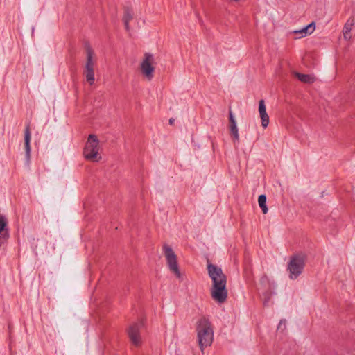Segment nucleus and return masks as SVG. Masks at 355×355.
<instances>
[{"instance_id":"obj_1","label":"nucleus","mask_w":355,"mask_h":355,"mask_svg":"<svg viewBox=\"0 0 355 355\" xmlns=\"http://www.w3.org/2000/svg\"><path fill=\"white\" fill-rule=\"evenodd\" d=\"M207 269L209 275L212 280L210 290L211 298L218 304H223L227 298L226 276L220 268L214 264H208Z\"/></svg>"},{"instance_id":"obj_2","label":"nucleus","mask_w":355,"mask_h":355,"mask_svg":"<svg viewBox=\"0 0 355 355\" xmlns=\"http://www.w3.org/2000/svg\"><path fill=\"white\" fill-rule=\"evenodd\" d=\"M196 331L199 347L202 352L210 346L214 340V330L210 321L205 318H200L196 324Z\"/></svg>"},{"instance_id":"obj_3","label":"nucleus","mask_w":355,"mask_h":355,"mask_svg":"<svg viewBox=\"0 0 355 355\" xmlns=\"http://www.w3.org/2000/svg\"><path fill=\"white\" fill-rule=\"evenodd\" d=\"M155 55L150 53H145L141 58L138 71L141 78L146 81H151L155 76L157 67Z\"/></svg>"},{"instance_id":"obj_4","label":"nucleus","mask_w":355,"mask_h":355,"mask_svg":"<svg viewBox=\"0 0 355 355\" xmlns=\"http://www.w3.org/2000/svg\"><path fill=\"white\" fill-rule=\"evenodd\" d=\"M83 157L92 162H98L101 159V147L96 135L91 134L88 136L83 150Z\"/></svg>"},{"instance_id":"obj_5","label":"nucleus","mask_w":355,"mask_h":355,"mask_svg":"<svg viewBox=\"0 0 355 355\" xmlns=\"http://www.w3.org/2000/svg\"><path fill=\"white\" fill-rule=\"evenodd\" d=\"M305 262L306 255L303 254H297L291 258L288 264L290 279H295L302 272Z\"/></svg>"},{"instance_id":"obj_6","label":"nucleus","mask_w":355,"mask_h":355,"mask_svg":"<svg viewBox=\"0 0 355 355\" xmlns=\"http://www.w3.org/2000/svg\"><path fill=\"white\" fill-rule=\"evenodd\" d=\"M163 252L170 272L177 278H180L182 275L178 262L177 254L172 248L168 245H164L163 246Z\"/></svg>"},{"instance_id":"obj_7","label":"nucleus","mask_w":355,"mask_h":355,"mask_svg":"<svg viewBox=\"0 0 355 355\" xmlns=\"http://www.w3.org/2000/svg\"><path fill=\"white\" fill-rule=\"evenodd\" d=\"M8 221L6 216H0V247L8 239Z\"/></svg>"},{"instance_id":"obj_8","label":"nucleus","mask_w":355,"mask_h":355,"mask_svg":"<svg viewBox=\"0 0 355 355\" xmlns=\"http://www.w3.org/2000/svg\"><path fill=\"white\" fill-rule=\"evenodd\" d=\"M259 113L263 128H266L269 124L270 119L266 112V107L263 100L259 101Z\"/></svg>"},{"instance_id":"obj_9","label":"nucleus","mask_w":355,"mask_h":355,"mask_svg":"<svg viewBox=\"0 0 355 355\" xmlns=\"http://www.w3.org/2000/svg\"><path fill=\"white\" fill-rule=\"evenodd\" d=\"M128 335L134 345H138L140 344L141 338L139 336V325L138 324H134L130 327Z\"/></svg>"},{"instance_id":"obj_10","label":"nucleus","mask_w":355,"mask_h":355,"mask_svg":"<svg viewBox=\"0 0 355 355\" xmlns=\"http://www.w3.org/2000/svg\"><path fill=\"white\" fill-rule=\"evenodd\" d=\"M96 64V58L94 53L90 49L87 50V61L85 66L84 71H94Z\"/></svg>"},{"instance_id":"obj_11","label":"nucleus","mask_w":355,"mask_h":355,"mask_svg":"<svg viewBox=\"0 0 355 355\" xmlns=\"http://www.w3.org/2000/svg\"><path fill=\"white\" fill-rule=\"evenodd\" d=\"M315 29V25L314 23H311L307 25L306 27L300 29L295 30L293 31V33L297 35L299 38L304 37L307 35H309L313 33Z\"/></svg>"},{"instance_id":"obj_12","label":"nucleus","mask_w":355,"mask_h":355,"mask_svg":"<svg viewBox=\"0 0 355 355\" xmlns=\"http://www.w3.org/2000/svg\"><path fill=\"white\" fill-rule=\"evenodd\" d=\"M354 25V19L351 17L345 23L343 29V34L345 40H349L352 38V30Z\"/></svg>"},{"instance_id":"obj_13","label":"nucleus","mask_w":355,"mask_h":355,"mask_svg":"<svg viewBox=\"0 0 355 355\" xmlns=\"http://www.w3.org/2000/svg\"><path fill=\"white\" fill-rule=\"evenodd\" d=\"M31 132L29 126H27L24 130V146L26 156L28 159H30L31 156Z\"/></svg>"},{"instance_id":"obj_14","label":"nucleus","mask_w":355,"mask_h":355,"mask_svg":"<svg viewBox=\"0 0 355 355\" xmlns=\"http://www.w3.org/2000/svg\"><path fill=\"white\" fill-rule=\"evenodd\" d=\"M133 18L134 13L131 10H126L124 12L122 20L124 24L125 28L127 31H130L132 29L130 21L133 19Z\"/></svg>"},{"instance_id":"obj_15","label":"nucleus","mask_w":355,"mask_h":355,"mask_svg":"<svg viewBox=\"0 0 355 355\" xmlns=\"http://www.w3.org/2000/svg\"><path fill=\"white\" fill-rule=\"evenodd\" d=\"M293 75L304 83H313L315 80V76L311 74H303L298 72H294Z\"/></svg>"},{"instance_id":"obj_16","label":"nucleus","mask_w":355,"mask_h":355,"mask_svg":"<svg viewBox=\"0 0 355 355\" xmlns=\"http://www.w3.org/2000/svg\"><path fill=\"white\" fill-rule=\"evenodd\" d=\"M229 128L232 140L234 141H239V135L236 123L230 124Z\"/></svg>"},{"instance_id":"obj_17","label":"nucleus","mask_w":355,"mask_h":355,"mask_svg":"<svg viewBox=\"0 0 355 355\" xmlns=\"http://www.w3.org/2000/svg\"><path fill=\"white\" fill-rule=\"evenodd\" d=\"M258 203L263 213L266 214L268 212V207L266 205V197L265 195H261L259 196Z\"/></svg>"},{"instance_id":"obj_18","label":"nucleus","mask_w":355,"mask_h":355,"mask_svg":"<svg viewBox=\"0 0 355 355\" xmlns=\"http://www.w3.org/2000/svg\"><path fill=\"white\" fill-rule=\"evenodd\" d=\"M83 73L87 82L92 85L95 82L94 71H84Z\"/></svg>"},{"instance_id":"obj_19","label":"nucleus","mask_w":355,"mask_h":355,"mask_svg":"<svg viewBox=\"0 0 355 355\" xmlns=\"http://www.w3.org/2000/svg\"><path fill=\"white\" fill-rule=\"evenodd\" d=\"M230 124L236 123V121L233 116V114L230 112L229 116Z\"/></svg>"},{"instance_id":"obj_20","label":"nucleus","mask_w":355,"mask_h":355,"mask_svg":"<svg viewBox=\"0 0 355 355\" xmlns=\"http://www.w3.org/2000/svg\"><path fill=\"white\" fill-rule=\"evenodd\" d=\"M285 325H286V322H285V321H282H282H280V322H279V327H278V328H282V327H285Z\"/></svg>"}]
</instances>
